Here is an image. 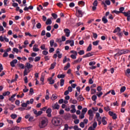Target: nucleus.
<instances>
[{
    "label": "nucleus",
    "mask_w": 130,
    "mask_h": 130,
    "mask_svg": "<svg viewBox=\"0 0 130 130\" xmlns=\"http://www.w3.org/2000/svg\"><path fill=\"white\" fill-rule=\"evenodd\" d=\"M52 123L56 126L60 125V119L56 117L53 118L52 120Z\"/></svg>",
    "instance_id": "obj_4"
},
{
    "label": "nucleus",
    "mask_w": 130,
    "mask_h": 130,
    "mask_svg": "<svg viewBox=\"0 0 130 130\" xmlns=\"http://www.w3.org/2000/svg\"><path fill=\"white\" fill-rule=\"evenodd\" d=\"M91 50H92V44H90L87 48L86 51H91Z\"/></svg>",
    "instance_id": "obj_26"
},
{
    "label": "nucleus",
    "mask_w": 130,
    "mask_h": 130,
    "mask_svg": "<svg viewBox=\"0 0 130 130\" xmlns=\"http://www.w3.org/2000/svg\"><path fill=\"white\" fill-rule=\"evenodd\" d=\"M120 13L123 14L125 17H127V21L129 22L130 21V10L127 12H123L124 11V7H120L119 9Z\"/></svg>",
    "instance_id": "obj_1"
},
{
    "label": "nucleus",
    "mask_w": 130,
    "mask_h": 130,
    "mask_svg": "<svg viewBox=\"0 0 130 130\" xmlns=\"http://www.w3.org/2000/svg\"><path fill=\"white\" fill-rule=\"evenodd\" d=\"M60 85L61 87H62V86H63V85H64V80H63L62 79L60 80Z\"/></svg>",
    "instance_id": "obj_35"
},
{
    "label": "nucleus",
    "mask_w": 130,
    "mask_h": 130,
    "mask_svg": "<svg viewBox=\"0 0 130 130\" xmlns=\"http://www.w3.org/2000/svg\"><path fill=\"white\" fill-rule=\"evenodd\" d=\"M17 114H12L11 115V118H12L13 119H16V118H17Z\"/></svg>",
    "instance_id": "obj_27"
},
{
    "label": "nucleus",
    "mask_w": 130,
    "mask_h": 130,
    "mask_svg": "<svg viewBox=\"0 0 130 130\" xmlns=\"http://www.w3.org/2000/svg\"><path fill=\"white\" fill-rule=\"evenodd\" d=\"M99 42H100V41L97 40V41H95L94 42H93L92 44L94 46H97V45H98V44H99Z\"/></svg>",
    "instance_id": "obj_21"
},
{
    "label": "nucleus",
    "mask_w": 130,
    "mask_h": 130,
    "mask_svg": "<svg viewBox=\"0 0 130 130\" xmlns=\"http://www.w3.org/2000/svg\"><path fill=\"white\" fill-rule=\"evenodd\" d=\"M77 100L80 102L81 101H84V97H83V95L82 94L79 95V96L77 98Z\"/></svg>",
    "instance_id": "obj_14"
},
{
    "label": "nucleus",
    "mask_w": 130,
    "mask_h": 130,
    "mask_svg": "<svg viewBox=\"0 0 130 130\" xmlns=\"http://www.w3.org/2000/svg\"><path fill=\"white\" fill-rule=\"evenodd\" d=\"M25 66L26 68H27L28 70H30V69H32V68H33V65L30 64L29 62H27Z\"/></svg>",
    "instance_id": "obj_15"
},
{
    "label": "nucleus",
    "mask_w": 130,
    "mask_h": 130,
    "mask_svg": "<svg viewBox=\"0 0 130 130\" xmlns=\"http://www.w3.org/2000/svg\"><path fill=\"white\" fill-rule=\"evenodd\" d=\"M92 126L93 128H96V127L97 126V122H94Z\"/></svg>",
    "instance_id": "obj_63"
},
{
    "label": "nucleus",
    "mask_w": 130,
    "mask_h": 130,
    "mask_svg": "<svg viewBox=\"0 0 130 130\" xmlns=\"http://www.w3.org/2000/svg\"><path fill=\"white\" fill-rule=\"evenodd\" d=\"M52 17H53L54 19H57V15L55 13L52 14Z\"/></svg>",
    "instance_id": "obj_49"
},
{
    "label": "nucleus",
    "mask_w": 130,
    "mask_h": 130,
    "mask_svg": "<svg viewBox=\"0 0 130 130\" xmlns=\"http://www.w3.org/2000/svg\"><path fill=\"white\" fill-rule=\"evenodd\" d=\"M126 89V88L125 87V86H122L121 89H120V92L121 93H123V92H124V91H125V89Z\"/></svg>",
    "instance_id": "obj_32"
},
{
    "label": "nucleus",
    "mask_w": 130,
    "mask_h": 130,
    "mask_svg": "<svg viewBox=\"0 0 130 130\" xmlns=\"http://www.w3.org/2000/svg\"><path fill=\"white\" fill-rule=\"evenodd\" d=\"M88 115H94V112L91 109H90L88 111Z\"/></svg>",
    "instance_id": "obj_29"
},
{
    "label": "nucleus",
    "mask_w": 130,
    "mask_h": 130,
    "mask_svg": "<svg viewBox=\"0 0 130 130\" xmlns=\"http://www.w3.org/2000/svg\"><path fill=\"white\" fill-rule=\"evenodd\" d=\"M41 59V57L40 56H37L35 58V62H37V61H39Z\"/></svg>",
    "instance_id": "obj_33"
},
{
    "label": "nucleus",
    "mask_w": 130,
    "mask_h": 130,
    "mask_svg": "<svg viewBox=\"0 0 130 130\" xmlns=\"http://www.w3.org/2000/svg\"><path fill=\"white\" fill-rule=\"evenodd\" d=\"M80 127H82V128H84L85 127V123L83 122H81L80 123Z\"/></svg>",
    "instance_id": "obj_39"
},
{
    "label": "nucleus",
    "mask_w": 130,
    "mask_h": 130,
    "mask_svg": "<svg viewBox=\"0 0 130 130\" xmlns=\"http://www.w3.org/2000/svg\"><path fill=\"white\" fill-rule=\"evenodd\" d=\"M76 12H77V13H78V14L81 15V17H82V16H83V13H82L81 10H76Z\"/></svg>",
    "instance_id": "obj_45"
},
{
    "label": "nucleus",
    "mask_w": 130,
    "mask_h": 130,
    "mask_svg": "<svg viewBox=\"0 0 130 130\" xmlns=\"http://www.w3.org/2000/svg\"><path fill=\"white\" fill-rule=\"evenodd\" d=\"M36 27L38 29H41L42 27L41 23H40V22L38 23L36 25Z\"/></svg>",
    "instance_id": "obj_38"
},
{
    "label": "nucleus",
    "mask_w": 130,
    "mask_h": 130,
    "mask_svg": "<svg viewBox=\"0 0 130 130\" xmlns=\"http://www.w3.org/2000/svg\"><path fill=\"white\" fill-rule=\"evenodd\" d=\"M118 52L116 53L114 56H120V55H122V54H126V53H128L130 52V50L128 49H117Z\"/></svg>",
    "instance_id": "obj_3"
},
{
    "label": "nucleus",
    "mask_w": 130,
    "mask_h": 130,
    "mask_svg": "<svg viewBox=\"0 0 130 130\" xmlns=\"http://www.w3.org/2000/svg\"><path fill=\"white\" fill-rule=\"evenodd\" d=\"M120 27H117L113 31V33H117V32H120Z\"/></svg>",
    "instance_id": "obj_20"
},
{
    "label": "nucleus",
    "mask_w": 130,
    "mask_h": 130,
    "mask_svg": "<svg viewBox=\"0 0 130 130\" xmlns=\"http://www.w3.org/2000/svg\"><path fill=\"white\" fill-rule=\"evenodd\" d=\"M92 34H93V38H94V39H97V37H98V35H97V34L95 32H93Z\"/></svg>",
    "instance_id": "obj_55"
},
{
    "label": "nucleus",
    "mask_w": 130,
    "mask_h": 130,
    "mask_svg": "<svg viewBox=\"0 0 130 130\" xmlns=\"http://www.w3.org/2000/svg\"><path fill=\"white\" fill-rule=\"evenodd\" d=\"M46 32L45 31V30H43L41 32V36H44L46 34Z\"/></svg>",
    "instance_id": "obj_58"
},
{
    "label": "nucleus",
    "mask_w": 130,
    "mask_h": 130,
    "mask_svg": "<svg viewBox=\"0 0 130 130\" xmlns=\"http://www.w3.org/2000/svg\"><path fill=\"white\" fill-rule=\"evenodd\" d=\"M52 111V110H51V109L50 108H48L47 110H46V113H47V116L48 117H51V112Z\"/></svg>",
    "instance_id": "obj_7"
},
{
    "label": "nucleus",
    "mask_w": 130,
    "mask_h": 130,
    "mask_svg": "<svg viewBox=\"0 0 130 130\" xmlns=\"http://www.w3.org/2000/svg\"><path fill=\"white\" fill-rule=\"evenodd\" d=\"M96 64V62L95 61H90L89 63V66H95Z\"/></svg>",
    "instance_id": "obj_41"
},
{
    "label": "nucleus",
    "mask_w": 130,
    "mask_h": 130,
    "mask_svg": "<svg viewBox=\"0 0 130 130\" xmlns=\"http://www.w3.org/2000/svg\"><path fill=\"white\" fill-rule=\"evenodd\" d=\"M55 66H56V63L55 62H53L51 64L50 70H53L54 68L55 67Z\"/></svg>",
    "instance_id": "obj_24"
},
{
    "label": "nucleus",
    "mask_w": 130,
    "mask_h": 130,
    "mask_svg": "<svg viewBox=\"0 0 130 130\" xmlns=\"http://www.w3.org/2000/svg\"><path fill=\"white\" fill-rule=\"evenodd\" d=\"M66 77V75L64 74H61V75H58L57 78L58 79H63Z\"/></svg>",
    "instance_id": "obj_22"
},
{
    "label": "nucleus",
    "mask_w": 130,
    "mask_h": 130,
    "mask_svg": "<svg viewBox=\"0 0 130 130\" xmlns=\"http://www.w3.org/2000/svg\"><path fill=\"white\" fill-rule=\"evenodd\" d=\"M42 54L44 55H47V54H48V51L44 50L42 51Z\"/></svg>",
    "instance_id": "obj_51"
},
{
    "label": "nucleus",
    "mask_w": 130,
    "mask_h": 130,
    "mask_svg": "<svg viewBox=\"0 0 130 130\" xmlns=\"http://www.w3.org/2000/svg\"><path fill=\"white\" fill-rule=\"evenodd\" d=\"M68 91H69V92H73V88L71 86L68 87Z\"/></svg>",
    "instance_id": "obj_61"
},
{
    "label": "nucleus",
    "mask_w": 130,
    "mask_h": 130,
    "mask_svg": "<svg viewBox=\"0 0 130 130\" xmlns=\"http://www.w3.org/2000/svg\"><path fill=\"white\" fill-rule=\"evenodd\" d=\"M102 95H103V92L102 91H100V92H97L96 93V96H98L99 98H100Z\"/></svg>",
    "instance_id": "obj_30"
},
{
    "label": "nucleus",
    "mask_w": 130,
    "mask_h": 130,
    "mask_svg": "<svg viewBox=\"0 0 130 130\" xmlns=\"http://www.w3.org/2000/svg\"><path fill=\"white\" fill-rule=\"evenodd\" d=\"M17 95V93H15L14 94L12 95L11 98L9 99V101H11V102H14L16 99H15V97H16V95Z\"/></svg>",
    "instance_id": "obj_9"
},
{
    "label": "nucleus",
    "mask_w": 130,
    "mask_h": 130,
    "mask_svg": "<svg viewBox=\"0 0 130 130\" xmlns=\"http://www.w3.org/2000/svg\"><path fill=\"white\" fill-rule=\"evenodd\" d=\"M64 32L66 34V36L70 37V34H71V30H70V29L68 28H65L64 29Z\"/></svg>",
    "instance_id": "obj_6"
},
{
    "label": "nucleus",
    "mask_w": 130,
    "mask_h": 130,
    "mask_svg": "<svg viewBox=\"0 0 130 130\" xmlns=\"http://www.w3.org/2000/svg\"><path fill=\"white\" fill-rule=\"evenodd\" d=\"M78 54L79 55H83V54H85V51H84V50H80V52H78Z\"/></svg>",
    "instance_id": "obj_37"
},
{
    "label": "nucleus",
    "mask_w": 130,
    "mask_h": 130,
    "mask_svg": "<svg viewBox=\"0 0 130 130\" xmlns=\"http://www.w3.org/2000/svg\"><path fill=\"white\" fill-rule=\"evenodd\" d=\"M17 62H18V60L16 59L13 60L12 61L10 62L11 67L12 68H15V63H17Z\"/></svg>",
    "instance_id": "obj_10"
},
{
    "label": "nucleus",
    "mask_w": 130,
    "mask_h": 130,
    "mask_svg": "<svg viewBox=\"0 0 130 130\" xmlns=\"http://www.w3.org/2000/svg\"><path fill=\"white\" fill-rule=\"evenodd\" d=\"M93 55H94V52H89L88 53H87L86 54L84 55L83 56V58H85L86 57H90V56H93Z\"/></svg>",
    "instance_id": "obj_8"
},
{
    "label": "nucleus",
    "mask_w": 130,
    "mask_h": 130,
    "mask_svg": "<svg viewBox=\"0 0 130 130\" xmlns=\"http://www.w3.org/2000/svg\"><path fill=\"white\" fill-rule=\"evenodd\" d=\"M13 50L14 52H16V53H18L19 52V49H18L17 48H14L13 49Z\"/></svg>",
    "instance_id": "obj_54"
},
{
    "label": "nucleus",
    "mask_w": 130,
    "mask_h": 130,
    "mask_svg": "<svg viewBox=\"0 0 130 130\" xmlns=\"http://www.w3.org/2000/svg\"><path fill=\"white\" fill-rule=\"evenodd\" d=\"M53 51H54V49L53 48H50V49L49 50V52L50 53H52V52H53Z\"/></svg>",
    "instance_id": "obj_53"
},
{
    "label": "nucleus",
    "mask_w": 130,
    "mask_h": 130,
    "mask_svg": "<svg viewBox=\"0 0 130 130\" xmlns=\"http://www.w3.org/2000/svg\"><path fill=\"white\" fill-rule=\"evenodd\" d=\"M69 7H70V8H74V7H75V3H71L69 4Z\"/></svg>",
    "instance_id": "obj_60"
},
{
    "label": "nucleus",
    "mask_w": 130,
    "mask_h": 130,
    "mask_svg": "<svg viewBox=\"0 0 130 130\" xmlns=\"http://www.w3.org/2000/svg\"><path fill=\"white\" fill-rule=\"evenodd\" d=\"M10 94H11V92H10V91H6L4 93H3V96H9V95H10Z\"/></svg>",
    "instance_id": "obj_31"
},
{
    "label": "nucleus",
    "mask_w": 130,
    "mask_h": 130,
    "mask_svg": "<svg viewBox=\"0 0 130 130\" xmlns=\"http://www.w3.org/2000/svg\"><path fill=\"white\" fill-rule=\"evenodd\" d=\"M54 44V40H51L50 41V45L51 47H52L53 46Z\"/></svg>",
    "instance_id": "obj_34"
},
{
    "label": "nucleus",
    "mask_w": 130,
    "mask_h": 130,
    "mask_svg": "<svg viewBox=\"0 0 130 130\" xmlns=\"http://www.w3.org/2000/svg\"><path fill=\"white\" fill-rule=\"evenodd\" d=\"M63 130H69V125L65 124L64 126V129Z\"/></svg>",
    "instance_id": "obj_43"
},
{
    "label": "nucleus",
    "mask_w": 130,
    "mask_h": 130,
    "mask_svg": "<svg viewBox=\"0 0 130 130\" xmlns=\"http://www.w3.org/2000/svg\"><path fill=\"white\" fill-rule=\"evenodd\" d=\"M93 6L94 7H97L98 6V1L97 0H95L93 3Z\"/></svg>",
    "instance_id": "obj_40"
},
{
    "label": "nucleus",
    "mask_w": 130,
    "mask_h": 130,
    "mask_svg": "<svg viewBox=\"0 0 130 130\" xmlns=\"http://www.w3.org/2000/svg\"><path fill=\"white\" fill-rule=\"evenodd\" d=\"M46 37H48V38L51 37V34H50V32H47L46 34Z\"/></svg>",
    "instance_id": "obj_62"
},
{
    "label": "nucleus",
    "mask_w": 130,
    "mask_h": 130,
    "mask_svg": "<svg viewBox=\"0 0 130 130\" xmlns=\"http://www.w3.org/2000/svg\"><path fill=\"white\" fill-rule=\"evenodd\" d=\"M12 130H20V127L15 126L12 128Z\"/></svg>",
    "instance_id": "obj_57"
},
{
    "label": "nucleus",
    "mask_w": 130,
    "mask_h": 130,
    "mask_svg": "<svg viewBox=\"0 0 130 130\" xmlns=\"http://www.w3.org/2000/svg\"><path fill=\"white\" fill-rule=\"evenodd\" d=\"M33 9H34V7H33V6L30 5L28 7H24L23 10L25 11V12H29V10H33Z\"/></svg>",
    "instance_id": "obj_11"
},
{
    "label": "nucleus",
    "mask_w": 130,
    "mask_h": 130,
    "mask_svg": "<svg viewBox=\"0 0 130 130\" xmlns=\"http://www.w3.org/2000/svg\"><path fill=\"white\" fill-rule=\"evenodd\" d=\"M56 53L58 54V58H61L62 57V54H60V52L59 51V49H57L56 50Z\"/></svg>",
    "instance_id": "obj_12"
},
{
    "label": "nucleus",
    "mask_w": 130,
    "mask_h": 130,
    "mask_svg": "<svg viewBox=\"0 0 130 130\" xmlns=\"http://www.w3.org/2000/svg\"><path fill=\"white\" fill-rule=\"evenodd\" d=\"M104 110H105V111H109V110H110V108H109V106L108 107H105L104 108Z\"/></svg>",
    "instance_id": "obj_47"
},
{
    "label": "nucleus",
    "mask_w": 130,
    "mask_h": 130,
    "mask_svg": "<svg viewBox=\"0 0 130 130\" xmlns=\"http://www.w3.org/2000/svg\"><path fill=\"white\" fill-rule=\"evenodd\" d=\"M28 59V60H29V62L34 61V58H33V57H29Z\"/></svg>",
    "instance_id": "obj_50"
},
{
    "label": "nucleus",
    "mask_w": 130,
    "mask_h": 130,
    "mask_svg": "<svg viewBox=\"0 0 130 130\" xmlns=\"http://www.w3.org/2000/svg\"><path fill=\"white\" fill-rule=\"evenodd\" d=\"M102 21L103 22L104 24H107L108 23V20H107V18H106V17L104 16L102 18Z\"/></svg>",
    "instance_id": "obj_18"
},
{
    "label": "nucleus",
    "mask_w": 130,
    "mask_h": 130,
    "mask_svg": "<svg viewBox=\"0 0 130 130\" xmlns=\"http://www.w3.org/2000/svg\"><path fill=\"white\" fill-rule=\"evenodd\" d=\"M97 91L99 92H101V90H102V87L101 86H98L96 88Z\"/></svg>",
    "instance_id": "obj_56"
},
{
    "label": "nucleus",
    "mask_w": 130,
    "mask_h": 130,
    "mask_svg": "<svg viewBox=\"0 0 130 130\" xmlns=\"http://www.w3.org/2000/svg\"><path fill=\"white\" fill-rule=\"evenodd\" d=\"M91 94H94L96 93V89H93V88H91Z\"/></svg>",
    "instance_id": "obj_46"
},
{
    "label": "nucleus",
    "mask_w": 130,
    "mask_h": 130,
    "mask_svg": "<svg viewBox=\"0 0 130 130\" xmlns=\"http://www.w3.org/2000/svg\"><path fill=\"white\" fill-rule=\"evenodd\" d=\"M91 99L92 101H96V100H97V95H92V96L91 97Z\"/></svg>",
    "instance_id": "obj_36"
},
{
    "label": "nucleus",
    "mask_w": 130,
    "mask_h": 130,
    "mask_svg": "<svg viewBox=\"0 0 130 130\" xmlns=\"http://www.w3.org/2000/svg\"><path fill=\"white\" fill-rule=\"evenodd\" d=\"M113 119H117V115L116 114H114L112 116Z\"/></svg>",
    "instance_id": "obj_52"
},
{
    "label": "nucleus",
    "mask_w": 130,
    "mask_h": 130,
    "mask_svg": "<svg viewBox=\"0 0 130 130\" xmlns=\"http://www.w3.org/2000/svg\"><path fill=\"white\" fill-rule=\"evenodd\" d=\"M87 111H88V109H87V108H84L82 110L81 113L86 114V112H87Z\"/></svg>",
    "instance_id": "obj_28"
},
{
    "label": "nucleus",
    "mask_w": 130,
    "mask_h": 130,
    "mask_svg": "<svg viewBox=\"0 0 130 130\" xmlns=\"http://www.w3.org/2000/svg\"><path fill=\"white\" fill-rule=\"evenodd\" d=\"M82 59H83L82 58H79L77 60H75L73 62V64H76V63H78L79 62H81L82 61Z\"/></svg>",
    "instance_id": "obj_17"
},
{
    "label": "nucleus",
    "mask_w": 130,
    "mask_h": 130,
    "mask_svg": "<svg viewBox=\"0 0 130 130\" xmlns=\"http://www.w3.org/2000/svg\"><path fill=\"white\" fill-rule=\"evenodd\" d=\"M46 29L47 31H50V30H51V26L50 25L47 26L46 27Z\"/></svg>",
    "instance_id": "obj_64"
},
{
    "label": "nucleus",
    "mask_w": 130,
    "mask_h": 130,
    "mask_svg": "<svg viewBox=\"0 0 130 130\" xmlns=\"http://www.w3.org/2000/svg\"><path fill=\"white\" fill-rule=\"evenodd\" d=\"M48 124V119L46 117L43 118L42 120L40 122L39 126L40 128H44L45 126H47Z\"/></svg>",
    "instance_id": "obj_2"
},
{
    "label": "nucleus",
    "mask_w": 130,
    "mask_h": 130,
    "mask_svg": "<svg viewBox=\"0 0 130 130\" xmlns=\"http://www.w3.org/2000/svg\"><path fill=\"white\" fill-rule=\"evenodd\" d=\"M82 6V7H84L85 6V2L83 1L78 2V6Z\"/></svg>",
    "instance_id": "obj_25"
},
{
    "label": "nucleus",
    "mask_w": 130,
    "mask_h": 130,
    "mask_svg": "<svg viewBox=\"0 0 130 130\" xmlns=\"http://www.w3.org/2000/svg\"><path fill=\"white\" fill-rule=\"evenodd\" d=\"M35 46H36V45H35L33 47L34 51H35V52L39 51V49L35 47Z\"/></svg>",
    "instance_id": "obj_42"
},
{
    "label": "nucleus",
    "mask_w": 130,
    "mask_h": 130,
    "mask_svg": "<svg viewBox=\"0 0 130 130\" xmlns=\"http://www.w3.org/2000/svg\"><path fill=\"white\" fill-rule=\"evenodd\" d=\"M105 119H106V117H103L102 119V122L104 125H106V124H107V121H106Z\"/></svg>",
    "instance_id": "obj_16"
},
{
    "label": "nucleus",
    "mask_w": 130,
    "mask_h": 130,
    "mask_svg": "<svg viewBox=\"0 0 130 130\" xmlns=\"http://www.w3.org/2000/svg\"><path fill=\"white\" fill-rule=\"evenodd\" d=\"M51 24H52V21H51V19L50 18L48 19L46 22V24L51 25Z\"/></svg>",
    "instance_id": "obj_19"
},
{
    "label": "nucleus",
    "mask_w": 130,
    "mask_h": 130,
    "mask_svg": "<svg viewBox=\"0 0 130 130\" xmlns=\"http://www.w3.org/2000/svg\"><path fill=\"white\" fill-rule=\"evenodd\" d=\"M101 5L104 7V10H107V6H110L111 2L110 0H105V1H102Z\"/></svg>",
    "instance_id": "obj_5"
},
{
    "label": "nucleus",
    "mask_w": 130,
    "mask_h": 130,
    "mask_svg": "<svg viewBox=\"0 0 130 130\" xmlns=\"http://www.w3.org/2000/svg\"><path fill=\"white\" fill-rule=\"evenodd\" d=\"M41 49H42V50H45V44H43L40 47Z\"/></svg>",
    "instance_id": "obj_44"
},
{
    "label": "nucleus",
    "mask_w": 130,
    "mask_h": 130,
    "mask_svg": "<svg viewBox=\"0 0 130 130\" xmlns=\"http://www.w3.org/2000/svg\"><path fill=\"white\" fill-rule=\"evenodd\" d=\"M71 67V64L70 63H68L67 64V66L64 67V71H67L68 69H69V68Z\"/></svg>",
    "instance_id": "obj_23"
},
{
    "label": "nucleus",
    "mask_w": 130,
    "mask_h": 130,
    "mask_svg": "<svg viewBox=\"0 0 130 130\" xmlns=\"http://www.w3.org/2000/svg\"><path fill=\"white\" fill-rule=\"evenodd\" d=\"M71 53H73L74 55H78V52L77 51H75L74 50L71 51Z\"/></svg>",
    "instance_id": "obj_48"
},
{
    "label": "nucleus",
    "mask_w": 130,
    "mask_h": 130,
    "mask_svg": "<svg viewBox=\"0 0 130 130\" xmlns=\"http://www.w3.org/2000/svg\"><path fill=\"white\" fill-rule=\"evenodd\" d=\"M52 109H59V105L57 104V103L55 104L54 105L52 106Z\"/></svg>",
    "instance_id": "obj_13"
},
{
    "label": "nucleus",
    "mask_w": 130,
    "mask_h": 130,
    "mask_svg": "<svg viewBox=\"0 0 130 130\" xmlns=\"http://www.w3.org/2000/svg\"><path fill=\"white\" fill-rule=\"evenodd\" d=\"M19 67L20 68V69H24V64H23V63H19Z\"/></svg>",
    "instance_id": "obj_59"
}]
</instances>
